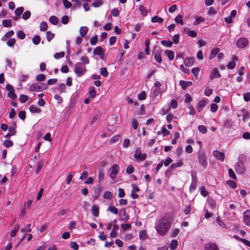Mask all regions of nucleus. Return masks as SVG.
<instances>
[{"instance_id": "1", "label": "nucleus", "mask_w": 250, "mask_h": 250, "mask_svg": "<svg viewBox=\"0 0 250 250\" xmlns=\"http://www.w3.org/2000/svg\"><path fill=\"white\" fill-rule=\"evenodd\" d=\"M171 222L168 216H165L155 225V228L161 236L165 235L171 227Z\"/></svg>"}, {"instance_id": "2", "label": "nucleus", "mask_w": 250, "mask_h": 250, "mask_svg": "<svg viewBox=\"0 0 250 250\" xmlns=\"http://www.w3.org/2000/svg\"><path fill=\"white\" fill-rule=\"evenodd\" d=\"M86 71L85 66L82 62H78L74 68V72L78 77L83 76Z\"/></svg>"}, {"instance_id": "3", "label": "nucleus", "mask_w": 250, "mask_h": 250, "mask_svg": "<svg viewBox=\"0 0 250 250\" xmlns=\"http://www.w3.org/2000/svg\"><path fill=\"white\" fill-rule=\"evenodd\" d=\"M47 85L44 83H36L32 84L30 87V90L33 92L40 91L47 88Z\"/></svg>"}, {"instance_id": "4", "label": "nucleus", "mask_w": 250, "mask_h": 250, "mask_svg": "<svg viewBox=\"0 0 250 250\" xmlns=\"http://www.w3.org/2000/svg\"><path fill=\"white\" fill-rule=\"evenodd\" d=\"M198 159L199 164L203 166L204 168H206L208 166V158L206 154L200 152L198 153Z\"/></svg>"}, {"instance_id": "5", "label": "nucleus", "mask_w": 250, "mask_h": 250, "mask_svg": "<svg viewBox=\"0 0 250 250\" xmlns=\"http://www.w3.org/2000/svg\"><path fill=\"white\" fill-rule=\"evenodd\" d=\"M191 175V183L189 187V191L190 193L194 192L197 186V178L196 176V174L194 172H192Z\"/></svg>"}, {"instance_id": "6", "label": "nucleus", "mask_w": 250, "mask_h": 250, "mask_svg": "<svg viewBox=\"0 0 250 250\" xmlns=\"http://www.w3.org/2000/svg\"><path fill=\"white\" fill-rule=\"evenodd\" d=\"M119 170V167L117 164H114L109 169V177L114 180L117 176Z\"/></svg>"}, {"instance_id": "7", "label": "nucleus", "mask_w": 250, "mask_h": 250, "mask_svg": "<svg viewBox=\"0 0 250 250\" xmlns=\"http://www.w3.org/2000/svg\"><path fill=\"white\" fill-rule=\"evenodd\" d=\"M235 170L237 174H242L246 171L244 164L242 162H238L235 165Z\"/></svg>"}, {"instance_id": "8", "label": "nucleus", "mask_w": 250, "mask_h": 250, "mask_svg": "<svg viewBox=\"0 0 250 250\" xmlns=\"http://www.w3.org/2000/svg\"><path fill=\"white\" fill-rule=\"evenodd\" d=\"M248 44L247 38L242 37L238 39L236 42V45L239 48H245Z\"/></svg>"}, {"instance_id": "9", "label": "nucleus", "mask_w": 250, "mask_h": 250, "mask_svg": "<svg viewBox=\"0 0 250 250\" xmlns=\"http://www.w3.org/2000/svg\"><path fill=\"white\" fill-rule=\"evenodd\" d=\"M134 156L136 159L143 161L146 159V154L145 153H142L141 148L138 147L136 149Z\"/></svg>"}, {"instance_id": "10", "label": "nucleus", "mask_w": 250, "mask_h": 250, "mask_svg": "<svg viewBox=\"0 0 250 250\" xmlns=\"http://www.w3.org/2000/svg\"><path fill=\"white\" fill-rule=\"evenodd\" d=\"M243 221L246 226L250 227V210H247L244 212Z\"/></svg>"}, {"instance_id": "11", "label": "nucleus", "mask_w": 250, "mask_h": 250, "mask_svg": "<svg viewBox=\"0 0 250 250\" xmlns=\"http://www.w3.org/2000/svg\"><path fill=\"white\" fill-rule=\"evenodd\" d=\"M120 216L121 220L125 222H127L129 220V216L126 213L125 208L121 209Z\"/></svg>"}, {"instance_id": "12", "label": "nucleus", "mask_w": 250, "mask_h": 250, "mask_svg": "<svg viewBox=\"0 0 250 250\" xmlns=\"http://www.w3.org/2000/svg\"><path fill=\"white\" fill-rule=\"evenodd\" d=\"M221 77V75L219 72V70L217 68H213L210 72V79L212 80L216 78H218Z\"/></svg>"}, {"instance_id": "13", "label": "nucleus", "mask_w": 250, "mask_h": 250, "mask_svg": "<svg viewBox=\"0 0 250 250\" xmlns=\"http://www.w3.org/2000/svg\"><path fill=\"white\" fill-rule=\"evenodd\" d=\"M213 156L218 160L223 161L225 159V154L223 152L215 150L213 152Z\"/></svg>"}, {"instance_id": "14", "label": "nucleus", "mask_w": 250, "mask_h": 250, "mask_svg": "<svg viewBox=\"0 0 250 250\" xmlns=\"http://www.w3.org/2000/svg\"><path fill=\"white\" fill-rule=\"evenodd\" d=\"M205 250H218L216 245L213 243L209 242L206 244L205 246Z\"/></svg>"}, {"instance_id": "15", "label": "nucleus", "mask_w": 250, "mask_h": 250, "mask_svg": "<svg viewBox=\"0 0 250 250\" xmlns=\"http://www.w3.org/2000/svg\"><path fill=\"white\" fill-rule=\"evenodd\" d=\"M16 128L17 124L15 122H13L9 127L8 131L10 132V133L12 134V135H16L17 132L16 130Z\"/></svg>"}, {"instance_id": "16", "label": "nucleus", "mask_w": 250, "mask_h": 250, "mask_svg": "<svg viewBox=\"0 0 250 250\" xmlns=\"http://www.w3.org/2000/svg\"><path fill=\"white\" fill-rule=\"evenodd\" d=\"M152 96L156 98L157 100L161 99V90L160 88H153L152 92Z\"/></svg>"}, {"instance_id": "17", "label": "nucleus", "mask_w": 250, "mask_h": 250, "mask_svg": "<svg viewBox=\"0 0 250 250\" xmlns=\"http://www.w3.org/2000/svg\"><path fill=\"white\" fill-rule=\"evenodd\" d=\"M29 109L33 113H39L41 112V109L34 104L31 105L29 106Z\"/></svg>"}, {"instance_id": "18", "label": "nucleus", "mask_w": 250, "mask_h": 250, "mask_svg": "<svg viewBox=\"0 0 250 250\" xmlns=\"http://www.w3.org/2000/svg\"><path fill=\"white\" fill-rule=\"evenodd\" d=\"M238 60V58L236 57V56H234L233 57V61H231L227 65V68L230 69H233L235 65H236V63H235V62H234L235 61H237Z\"/></svg>"}, {"instance_id": "19", "label": "nucleus", "mask_w": 250, "mask_h": 250, "mask_svg": "<svg viewBox=\"0 0 250 250\" xmlns=\"http://www.w3.org/2000/svg\"><path fill=\"white\" fill-rule=\"evenodd\" d=\"M88 31V28L86 26H82L80 29V34L81 37H84Z\"/></svg>"}, {"instance_id": "20", "label": "nucleus", "mask_w": 250, "mask_h": 250, "mask_svg": "<svg viewBox=\"0 0 250 250\" xmlns=\"http://www.w3.org/2000/svg\"><path fill=\"white\" fill-rule=\"evenodd\" d=\"M180 84L181 85L183 89H186L187 87L191 85L192 83L191 82H186L183 80L180 81Z\"/></svg>"}, {"instance_id": "21", "label": "nucleus", "mask_w": 250, "mask_h": 250, "mask_svg": "<svg viewBox=\"0 0 250 250\" xmlns=\"http://www.w3.org/2000/svg\"><path fill=\"white\" fill-rule=\"evenodd\" d=\"M194 60L191 58H187L184 60V64L186 66L190 67L193 64Z\"/></svg>"}, {"instance_id": "22", "label": "nucleus", "mask_w": 250, "mask_h": 250, "mask_svg": "<svg viewBox=\"0 0 250 250\" xmlns=\"http://www.w3.org/2000/svg\"><path fill=\"white\" fill-rule=\"evenodd\" d=\"M170 106L169 105H167L163 107L160 111V113L162 115H165L167 114L170 110Z\"/></svg>"}, {"instance_id": "23", "label": "nucleus", "mask_w": 250, "mask_h": 250, "mask_svg": "<svg viewBox=\"0 0 250 250\" xmlns=\"http://www.w3.org/2000/svg\"><path fill=\"white\" fill-rule=\"evenodd\" d=\"M44 164V160H41L37 166L36 169V172L37 174L39 173L41 169L42 168V167Z\"/></svg>"}, {"instance_id": "24", "label": "nucleus", "mask_w": 250, "mask_h": 250, "mask_svg": "<svg viewBox=\"0 0 250 250\" xmlns=\"http://www.w3.org/2000/svg\"><path fill=\"white\" fill-rule=\"evenodd\" d=\"M220 49L218 48H213L211 52L210 55L209 56V59L211 60L213 59L216 55L219 52Z\"/></svg>"}, {"instance_id": "25", "label": "nucleus", "mask_w": 250, "mask_h": 250, "mask_svg": "<svg viewBox=\"0 0 250 250\" xmlns=\"http://www.w3.org/2000/svg\"><path fill=\"white\" fill-rule=\"evenodd\" d=\"M165 54L168 57L169 60H172L174 57V52L172 50H167L165 51Z\"/></svg>"}, {"instance_id": "26", "label": "nucleus", "mask_w": 250, "mask_h": 250, "mask_svg": "<svg viewBox=\"0 0 250 250\" xmlns=\"http://www.w3.org/2000/svg\"><path fill=\"white\" fill-rule=\"evenodd\" d=\"M178 245V241L176 240L173 239L171 241V243L169 245V248L171 250H174L177 249Z\"/></svg>"}, {"instance_id": "27", "label": "nucleus", "mask_w": 250, "mask_h": 250, "mask_svg": "<svg viewBox=\"0 0 250 250\" xmlns=\"http://www.w3.org/2000/svg\"><path fill=\"white\" fill-rule=\"evenodd\" d=\"M151 21L152 22H159L162 23L164 22V19L159 16H156L151 18Z\"/></svg>"}, {"instance_id": "28", "label": "nucleus", "mask_w": 250, "mask_h": 250, "mask_svg": "<svg viewBox=\"0 0 250 250\" xmlns=\"http://www.w3.org/2000/svg\"><path fill=\"white\" fill-rule=\"evenodd\" d=\"M104 174L105 173L103 169H100L99 170L98 179L99 182H101L104 180Z\"/></svg>"}, {"instance_id": "29", "label": "nucleus", "mask_w": 250, "mask_h": 250, "mask_svg": "<svg viewBox=\"0 0 250 250\" xmlns=\"http://www.w3.org/2000/svg\"><path fill=\"white\" fill-rule=\"evenodd\" d=\"M92 212L95 217H98L99 214V207L96 205H93L92 207Z\"/></svg>"}, {"instance_id": "30", "label": "nucleus", "mask_w": 250, "mask_h": 250, "mask_svg": "<svg viewBox=\"0 0 250 250\" xmlns=\"http://www.w3.org/2000/svg\"><path fill=\"white\" fill-rule=\"evenodd\" d=\"M208 203L209 206V207L213 209L216 207V202L215 201L211 198H209L208 199Z\"/></svg>"}, {"instance_id": "31", "label": "nucleus", "mask_w": 250, "mask_h": 250, "mask_svg": "<svg viewBox=\"0 0 250 250\" xmlns=\"http://www.w3.org/2000/svg\"><path fill=\"white\" fill-rule=\"evenodd\" d=\"M80 60L82 61V63H83L85 66L86 64H88L90 62L89 58L86 56H83Z\"/></svg>"}, {"instance_id": "32", "label": "nucleus", "mask_w": 250, "mask_h": 250, "mask_svg": "<svg viewBox=\"0 0 250 250\" xmlns=\"http://www.w3.org/2000/svg\"><path fill=\"white\" fill-rule=\"evenodd\" d=\"M103 52V49L101 46L96 47L93 51L94 54L96 55H101Z\"/></svg>"}, {"instance_id": "33", "label": "nucleus", "mask_w": 250, "mask_h": 250, "mask_svg": "<svg viewBox=\"0 0 250 250\" xmlns=\"http://www.w3.org/2000/svg\"><path fill=\"white\" fill-rule=\"evenodd\" d=\"M12 21L10 20H3L2 21V25L6 27L12 26Z\"/></svg>"}, {"instance_id": "34", "label": "nucleus", "mask_w": 250, "mask_h": 250, "mask_svg": "<svg viewBox=\"0 0 250 250\" xmlns=\"http://www.w3.org/2000/svg\"><path fill=\"white\" fill-rule=\"evenodd\" d=\"M207 103L206 101L202 100L199 101L198 104V107L199 109L198 111H200L202 110V109L206 105Z\"/></svg>"}, {"instance_id": "35", "label": "nucleus", "mask_w": 250, "mask_h": 250, "mask_svg": "<svg viewBox=\"0 0 250 250\" xmlns=\"http://www.w3.org/2000/svg\"><path fill=\"white\" fill-rule=\"evenodd\" d=\"M107 210L114 213V214H117L118 213V209L114 206H110L108 207Z\"/></svg>"}, {"instance_id": "36", "label": "nucleus", "mask_w": 250, "mask_h": 250, "mask_svg": "<svg viewBox=\"0 0 250 250\" xmlns=\"http://www.w3.org/2000/svg\"><path fill=\"white\" fill-rule=\"evenodd\" d=\"M205 19L202 17H197L195 21L193 22V24L194 25H197L200 23L204 21Z\"/></svg>"}, {"instance_id": "37", "label": "nucleus", "mask_w": 250, "mask_h": 250, "mask_svg": "<svg viewBox=\"0 0 250 250\" xmlns=\"http://www.w3.org/2000/svg\"><path fill=\"white\" fill-rule=\"evenodd\" d=\"M47 24L45 21H42L40 25V30L45 31L47 29Z\"/></svg>"}, {"instance_id": "38", "label": "nucleus", "mask_w": 250, "mask_h": 250, "mask_svg": "<svg viewBox=\"0 0 250 250\" xmlns=\"http://www.w3.org/2000/svg\"><path fill=\"white\" fill-rule=\"evenodd\" d=\"M33 43L35 45H38L41 42V37L39 35H35L32 39Z\"/></svg>"}, {"instance_id": "39", "label": "nucleus", "mask_w": 250, "mask_h": 250, "mask_svg": "<svg viewBox=\"0 0 250 250\" xmlns=\"http://www.w3.org/2000/svg\"><path fill=\"white\" fill-rule=\"evenodd\" d=\"M3 145L6 147H9L13 146V143L11 140L7 139L4 141Z\"/></svg>"}, {"instance_id": "40", "label": "nucleus", "mask_w": 250, "mask_h": 250, "mask_svg": "<svg viewBox=\"0 0 250 250\" xmlns=\"http://www.w3.org/2000/svg\"><path fill=\"white\" fill-rule=\"evenodd\" d=\"M19 100L22 104L25 103L28 100V96L26 95L21 94L19 96Z\"/></svg>"}, {"instance_id": "41", "label": "nucleus", "mask_w": 250, "mask_h": 250, "mask_svg": "<svg viewBox=\"0 0 250 250\" xmlns=\"http://www.w3.org/2000/svg\"><path fill=\"white\" fill-rule=\"evenodd\" d=\"M175 21L177 23H179L183 25L184 24V21L182 20V16L180 15H178L175 18Z\"/></svg>"}, {"instance_id": "42", "label": "nucleus", "mask_w": 250, "mask_h": 250, "mask_svg": "<svg viewBox=\"0 0 250 250\" xmlns=\"http://www.w3.org/2000/svg\"><path fill=\"white\" fill-rule=\"evenodd\" d=\"M49 21L54 25H57L58 23V19L54 16H52L50 17Z\"/></svg>"}, {"instance_id": "43", "label": "nucleus", "mask_w": 250, "mask_h": 250, "mask_svg": "<svg viewBox=\"0 0 250 250\" xmlns=\"http://www.w3.org/2000/svg\"><path fill=\"white\" fill-rule=\"evenodd\" d=\"M161 43L162 45L168 47H171L172 45V42L170 41L162 40Z\"/></svg>"}, {"instance_id": "44", "label": "nucleus", "mask_w": 250, "mask_h": 250, "mask_svg": "<svg viewBox=\"0 0 250 250\" xmlns=\"http://www.w3.org/2000/svg\"><path fill=\"white\" fill-rule=\"evenodd\" d=\"M16 43V40L14 38H10L6 42L7 45L9 47H13Z\"/></svg>"}, {"instance_id": "45", "label": "nucleus", "mask_w": 250, "mask_h": 250, "mask_svg": "<svg viewBox=\"0 0 250 250\" xmlns=\"http://www.w3.org/2000/svg\"><path fill=\"white\" fill-rule=\"evenodd\" d=\"M103 4L101 0H95L92 4L91 5L94 7H99Z\"/></svg>"}, {"instance_id": "46", "label": "nucleus", "mask_w": 250, "mask_h": 250, "mask_svg": "<svg viewBox=\"0 0 250 250\" xmlns=\"http://www.w3.org/2000/svg\"><path fill=\"white\" fill-rule=\"evenodd\" d=\"M24 9L23 7H20L16 9L15 14L16 15L19 16L21 15L23 12Z\"/></svg>"}, {"instance_id": "47", "label": "nucleus", "mask_w": 250, "mask_h": 250, "mask_svg": "<svg viewBox=\"0 0 250 250\" xmlns=\"http://www.w3.org/2000/svg\"><path fill=\"white\" fill-rule=\"evenodd\" d=\"M100 74L104 77L108 76V73L105 67H102L100 69Z\"/></svg>"}, {"instance_id": "48", "label": "nucleus", "mask_w": 250, "mask_h": 250, "mask_svg": "<svg viewBox=\"0 0 250 250\" xmlns=\"http://www.w3.org/2000/svg\"><path fill=\"white\" fill-rule=\"evenodd\" d=\"M134 171V168L132 165L128 166L126 169V172L128 174H131Z\"/></svg>"}, {"instance_id": "49", "label": "nucleus", "mask_w": 250, "mask_h": 250, "mask_svg": "<svg viewBox=\"0 0 250 250\" xmlns=\"http://www.w3.org/2000/svg\"><path fill=\"white\" fill-rule=\"evenodd\" d=\"M8 96L12 100H16L17 97V95L15 93V90L9 91L8 93Z\"/></svg>"}, {"instance_id": "50", "label": "nucleus", "mask_w": 250, "mask_h": 250, "mask_svg": "<svg viewBox=\"0 0 250 250\" xmlns=\"http://www.w3.org/2000/svg\"><path fill=\"white\" fill-rule=\"evenodd\" d=\"M198 129L199 132L203 134H205L207 132V129L205 125H199L198 127Z\"/></svg>"}, {"instance_id": "51", "label": "nucleus", "mask_w": 250, "mask_h": 250, "mask_svg": "<svg viewBox=\"0 0 250 250\" xmlns=\"http://www.w3.org/2000/svg\"><path fill=\"white\" fill-rule=\"evenodd\" d=\"M46 37L47 41L50 42L54 38V35L50 31H47L46 33Z\"/></svg>"}, {"instance_id": "52", "label": "nucleus", "mask_w": 250, "mask_h": 250, "mask_svg": "<svg viewBox=\"0 0 250 250\" xmlns=\"http://www.w3.org/2000/svg\"><path fill=\"white\" fill-rule=\"evenodd\" d=\"M18 116L21 120H24L26 118V112L24 110L20 111L18 113Z\"/></svg>"}, {"instance_id": "53", "label": "nucleus", "mask_w": 250, "mask_h": 250, "mask_svg": "<svg viewBox=\"0 0 250 250\" xmlns=\"http://www.w3.org/2000/svg\"><path fill=\"white\" fill-rule=\"evenodd\" d=\"M31 16V13L29 11H26L22 15V18L23 20H26Z\"/></svg>"}, {"instance_id": "54", "label": "nucleus", "mask_w": 250, "mask_h": 250, "mask_svg": "<svg viewBox=\"0 0 250 250\" xmlns=\"http://www.w3.org/2000/svg\"><path fill=\"white\" fill-rule=\"evenodd\" d=\"M74 176V173L73 172H70L66 179V183L69 185L72 181V179Z\"/></svg>"}, {"instance_id": "55", "label": "nucleus", "mask_w": 250, "mask_h": 250, "mask_svg": "<svg viewBox=\"0 0 250 250\" xmlns=\"http://www.w3.org/2000/svg\"><path fill=\"white\" fill-rule=\"evenodd\" d=\"M146 98V94L144 91H142L138 96V99L140 101L145 100Z\"/></svg>"}, {"instance_id": "56", "label": "nucleus", "mask_w": 250, "mask_h": 250, "mask_svg": "<svg viewBox=\"0 0 250 250\" xmlns=\"http://www.w3.org/2000/svg\"><path fill=\"white\" fill-rule=\"evenodd\" d=\"M182 165H183V162L181 161H179V162H178L176 163H174L170 165V168H174L175 167H180L182 166Z\"/></svg>"}, {"instance_id": "57", "label": "nucleus", "mask_w": 250, "mask_h": 250, "mask_svg": "<svg viewBox=\"0 0 250 250\" xmlns=\"http://www.w3.org/2000/svg\"><path fill=\"white\" fill-rule=\"evenodd\" d=\"M154 58L155 59V60L158 62L160 63L162 62V58L161 57V55L158 52H155V55H154Z\"/></svg>"}, {"instance_id": "58", "label": "nucleus", "mask_w": 250, "mask_h": 250, "mask_svg": "<svg viewBox=\"0 0 250 250\" xmlns=\"http://www.w3.org/2000/svg\"><path fill=\"white\" fill-rule=\"evenodd\" d=\"M139 10L141 12L142 15L144 16L147 15V11L146 8L142 5H140L139 7Z\"/></svg>"}, {"instance_id": "59", "label": "nucleus", "mask_w": 250, "mask_h": 250, "mask_svg": "<svg viewBox=\"0 0 250 250\" xmlns=\"http://www.w3.org/2000/svg\"><path fill=\"white\" fill-rule=\"evenodd\" d=\"M112 193L110 191H106L104 192V197L105 199H110L112 197Z\"/></svg>"}, {"instance_id": "60", "label": "nucleus", "mask_w": 250, "mask_h": 250, "mask_svg": "<svg viewBox=\"0 0 250 250\" xmlns=\"http://www.w3.org/2000/svg\"><path fill=\"white\" fill-rule=\"evenodd\" d=\"M98 41V36H94L90 40V43L92 45H95Z\"/></svg>"}, {"instance_id": "61", "label": "nucleus", "mask_w": 250, "mask_h": 250, "mask_svg": "<svg viewBox=\"0 0 250 250\" xmlns=\"http://www.w3.org/2000/svg\"><path fill=\"white\" fill-rule=\"evenodd\" d=\"M17 36L18 37L21 39V40H23L25 38V33L22 31H19L18 32H17Z\"/></svg>"}, {"instance_id": "62", "label": "nucleus", "mask_w": 250, "mask_h": 250, "mask_svg": "<svg viewBox=\"0 0 250 250\" xmlns=\"http://www.w3.org/2000/svg\"><path fill=\"white\" fill-rule=\"evenodd\" d=\"M228 172H229V176L232 179H233L234 180H236V175H235V173L234 172L233 170L232 169H231V168L229 169Z\"/></svg>"}, {"instance_id": "63", "label": "nucleus", "mask_w": 250, "mask_h": 250, "mask_svg": "<svg viewBox=\"0 0 250 250\" xmlns=\"http://www.w3.org/2000/svg\"><path fill=\"white\" fill-rule=\"evenodd\" d=\"M216 222L218 224V225L219 226H220L221 227L224 228L227 227L226 225L225 224V223L223 222V221L222 220H221L220 218H219V217L217 218Z\"/></svg>"}, {"instance_id": "64", "label": "nucleus", "mask_w": 250, "mask_h": 250, "mask_svg": "<svg viewBox=\"0 0 250 250\" xmlns=\"http://www.w3.org/2000/svg\"><path fill=\"white\" fill-rule=\"evenodd\" d=\"M139 237L142 240L145 239L146 238V231L145 230H141L139 232Z\"/></svg>"}]
</instances>
